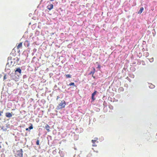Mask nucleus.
I'll list each match as a JSON object with an SVG mask.
<instances>
[{
	"instance_id": "f257e3e1",
	"label": "nucleus",
	"mask_w": 157,
	"mask_h": 157,
	"mask_svg": "<svg viewBox=\"0 0 157 157\" xmlns=\"http://www.w3.org/2000/svg\"><path fill=\"white\" fill-rule=\"evenodd\" d=\"M66 105V102L65 101H62L57 106V108L58 109H62L64 108Z\"/></svg>"
},
{
	"instance_id": "f03ea898",
	"label": "nucleus",
	"mask_w": 157,
	"mask_h": 157,
	"mask_svg": "<svg viewBox=\"0 0 157 157\" xmlns=\"http://www.w3.org/2000/svg\"><path fill=\"white\" fill-rule=\"evenodd\" d=\"M23 151L22 149H21L19 150L16 151L15 156L16 157H23Z\"/></svg>"
},
{
	"instance_id": "7ed1b4c3",
	"label": "nucleus",
	"mask_w": 157,
	"mask_h": 157,
	"mask_svg": "<svg viewBox=\"0 0 157 157\" xmlns=\"http://www.w3.org/2000/svg\"><path fill=\"white\" fill-rule=\"evenodd\" d=\"M98 138H95L94 140H92V142L93 143L92 146L94 147L97 146V145L95 144L96 142H97V140H98Z\"/></svg>"
},
{
	"instance_id": "20e7f679",
	"label": "nucleus",
	"mask_w": 157,
	"mask_h": 157,
	"mask_svg": "<svg viewBox=\"0 0 157 157\" xmlns=\"http://www.w3.org/2000/svg\"><path fill=\"white\" fill-rule=\"evenodd\" d=\"M97 92V91L95 90L94 92L92 94L91 98L93 101H94L95 100V98L94 97V96L96 95Z\"/></svg>"
},
{
	"instance_id": "39448f33",
	"label": "nucleus",
	"mask_w": 157,
	"mask_h": 157,
	"mask_svg": "<svg viewBox=\"0 0 157 157\" xmlns=\"http://www.w3.org/2000/svg\"><path fill=\"white\" fill-rule=\"evenodd\" d=\"M53 5L52 4H51L48 5L47 6V8L48 10H50L53 8Z\"/></svg>"
},
{
	"instance_id": "423d86ee",
	"label": "nucleus",
	"mask_w": 157,
	"mask_h": 157,
	"mask_svg": "<svg viewBox=\"0 0 157 157\" xmlns=\"http://www.w3.org/2000/svg\"><path fill=\"white\" fill-rule=\"evenodd\" d=\"M12 113H8V112L6 113L5 114L6 117H8V118H10V117H11L12 116Z\"/></svg>"
},
{
	"instance_id": "0eeeda50",
	"label": "nucleus",
	"mask_w": 157,
	"mask_h": 157,
	"mask_svg": "<svg viewBox=\"0 0 157 157\" xmlns=\"http://www.w3.org/2000/svg\"><path fill=\"white\" fill-rule=\"evenodd\" d=\"M45 128L46 129V130L48 132H49L50 131V127L47 124H46L45 127Z\"/></svg>"
},
{
	"instance_id": "6e6552de",
	"label": "nucleus",
	"mask_w": 157,
	"mask_h": 157,
	"mask_svg": "<svg viewBox=\"0 0 157 157\" xmlns=\"http://www.w3.org/2000/svg\"><path fill=\"white\" fill-rule=\"evenodd\" d=\"M22 42H21L18 44L17 45V49H19L20 48H21L22 47Z\"/></svg>"
},
{
	"instance_id": "1a4fd4ad",
	"label": "nucleus",
	"mask_w": 157,
	"mask_h": 157,
	"mask_svg": "<svg viewBox=\"0 0 157 157\" xmlns=\"http://www.w3.org/2000/svg\"><path fill=\"white\" fill-rule=\"evenodd\" d=\"M16 71L18 72L20 74H21V70L20 68H17L16 70L15 71V72Z\"/></svg>"
},
{
	"instance_id": "9d476101",
	"label": "nucleus",
	"mask_w": 157,
	"mask_h": 157,
	"mask_svg": "<svg viewBox=\"0 0 157 157\" xmlns=\"http://www.w3.org/2000/svg\"><path fill=\"white\" fill-rule=\"evenodd\" d=\"M94 71H92L90 72V73L89 74V75H91V74H92V75H94V73L95 72V69L94 68Z\"/></svg>"
},
{
	"instance_id": "9b49d317",
	"label": "nucleus",
	"mask_w": 157,
	"mask_h": 157,
	"mask_svg": "<svg viewBox=\"0 0 157 157\" xmlns=\"http://www.w3.org/2000/svg\"><path fill=\"white\" fill-rule=\"evenodd\" d=\"M144 10V8L143 7H141L140 8V10L139 11V13H141Z\"/></svg>"
},
{
	"instance_id": "f8f14e48",
	"label": "nucleus",
	"mask_w": 157,
	"mask_h": 157,
	"mask_svg": "<svg viewBox=\"0 0 157 157\" xmlns=\"http://www.w3.org/2000/svg\"><path fill=\"white\" fill-rule=\"evenodd\" d=\"M66 77L67 78H71V75H70L68 74V75H65Z\"/></svg>"
},
{
	"instance_id": "ddd939ff",
	"label": "nucleus",
	"mask_w": 157,
	"mask_h": 157,
	"mask_svg": "<svg viewBox=\"0 0 157 157\" xmlns=\"http://www.w3.org/2000/svg\"><path fill=\"white\" fill-rule=\"evenodd\" d=\"M69 85L70 86H75V83L74 82L70 83L69 84Z\"/></svg>"
},
{
	"instance_id": "4468645a",
	"label": "nucleus",
	"mask_w": 157,
	"mask_h": 157,
	"mask_svg": "<svg viewBox=\"0 0 157 157\" xmlns=\"http://www.w3.org/2000/svg\"><path fill=\"white\" fill-rule=\"evenodd\" d=\"M91 153H89L88 154L87 156V157H91Z\"/></svg>"
},
{
	"instance_id": "2eb2a0df",
	"label": "nucleus",
	"mask_w": 157,
	"mask_h": 157,
	"mask_svg": "<svg viewBox=\"0 0 157 157\" xmlns=\"http://www.w3.org/2000/svg\"><path fill=\"white\" fill-rule=\"evenodd\" d=\"M149 61L151 62H152L153 61V58H152L150 59H149Z\"/></svg>"
},
{
	"instance_id": "dca6fc26",
	"label": "nucleus",
	"mask_w": 157,
	"mask_h": 157,
	"mask_svg": "<svg viewBox=\"0 0 157 157\" xmlns=\"http://www.w3.org/2000/svg\"><path fill=\"white\" fill-rule=\"evenodd\" d=\"M29 129L30 130L32 129L33 128V127L32 124H31V126H29Z\"/></svg>"
},
{
	"instance_id": "f3484780",
	"label": "nucleus",
	"mask_w": 157,
	"mask_h": 157,
	"mask_svg": "<svg viewBox=\"0 0 157 157\" xmlns=\"http://www.w3.org/2000/svg\"><path fill=\"white\" fill-rule=\"evenodd\" d=\"M36 144L37 145H39V140H37L36 142Z\"/></svg>"
},
{
	"instance_id": "a211bd4d",
	"label": "nucleus",
	"mask_w": 157,
	"mask_h": 157,
	"mask_svg": "<svg viewBox=\"0 0 157 157\" xmlns=\"http://www.w3.org/2000/svg\"><path fill=\"white\" fill-rule=\"evenodd\" d=\"M6 75H5L4 76V78H4V79L5 80V79H6Z\"/></svg>"
},
{
	"instance_id": "6ab92c4d",
	"label": "nucleus",
	"mask_w": 157,
	"mask_h": 157,
	"mask_svg": "<svg viewBox=\"0 0 157 157\" xmlns=\"http://www.w3.org/2000/svg\"><path fill=\"white\" fill-rule=\"evenodd\" d=\"M3 113L2 111H0V116L2 115V114Z\"/></svg>"
},
{
	"instance_id": "aec40b11",
	"label": "nucleus",
	"mask_w": 157,
	"mask_h": 157,
	"mask_svg": "<svg viewBox=\"0 0 157 157\" xmlns=\"http://www.w3.org/2000/svg\"><path fill=\"white\" fill-rule=\"evenodd\" d=\"M29 128H26L25 129L26 131H28L29 130Z\"/></svg>"
},
{
	"instance_id": "412c9836",
	"label": "nucleus",
	"mask_w": 157,
	"mask_h": 157,
	"mask_svg": "<svg viewBox=\"0 0 157 157\" xmlns=\"http://www.w3.org/2000/svg\"><path fill=\"white\" fill-rule=\"evenodd\" d=\"M92 77L94 78H95V77L93 75H92Z\"/></svg>"
},
{
	"instance_id": "4be33fe9",
	"label": "nucleus",
	"mask_w": 157,
	"mask_h": 157,
	"mask_svg": "<svg viewBox=\"0 0 157 157\" xmlns=\"http://www.w3.org/2000/svg\"><path fill=\"white\" fill-rule=\"evenodd\" d=\"M59 98V96H57V100Z\"/></svg>"
}]
</instances>
